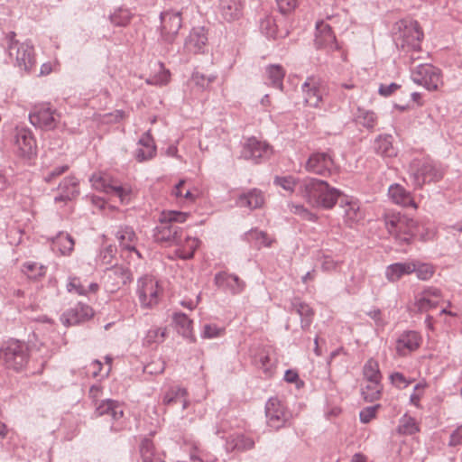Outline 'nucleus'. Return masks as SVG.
Returning <instances> with one entry per match:
<instances>
[{
    "mask_svg": "<svg viewBox=\"0 0 462 462\" xmlns=\"http://www.w3.org/2000/svg\"><path fill=\"white\" fill-rule=\"evenodd\" d=\"M299 196L313 208L331 209L344 195L325 180L307 178L299 185Z\"/></svg>",
    "mask_w": 462,
    "mask_h": 462,
    "instance_id": "1",
    "label": "nucleus"
},
{
    "mask_svg": "<svg viewBox=\"0 0 462 462\" xmlns=\"http://www.w3.org/2000/svg\"><path fill=\"white\" fill-rule=\"evenodd\" d=\"M0 359L7 369L22 372L30 361L29 346L23 341L10 339L2 346Z\"/></svg>",
    "mask_w": 462,
    "mask_h": 462,
    "instance_id": "2",
    "label": "nucleus"
},
{
    "mask_svg": "<svg viewBox=\"0 0 462 462\" xmlns=\"http://www.w3.org/2000/svg\"><path fill=\"white\" fill-rule=\"evenodd\" d=\"M409 172L416 188H421L427 182L439 181L444 176L443 167L430 158L412 160Z\"/></svg>",
    "mask_w": 462,
    "mask_h": 462,
    "instance_id": "3",
    "label": "nucleus"
},
{
    "mask_svg": "<svg viewBox=\"0 0 462 462\" xmlns=\"http://www.w3.org/2000/svg\"><path fill=\"white\" fill-rule=\"evenodd\" d=\"M384 222L388 233L400 244H410L416 235V222L404 215L387 214Z\"/></svg>",
    "mask_w": 462,
    "mask_h": 462,
    "instance_id": "4",
    "label": "nucleus"
},
{
    "mask_svg": "<svg viewBox=\"0 0 462 462\" xmlns=\"http://www.w3.org/2000/svg\"><path fill=\"white\" fill-rule=\"evenodd\" d=\"M396 27L400 32L401 47L405 51H411V59H418L415 52L420 51V42L423 38V32L420 31L417 21L411 19H402L396 23Z\"/></svg>",
    "mask_w": 462,
    "mask_h": 462,
    "instance_id": "5",
    "label": "nucleus"
},
{
    "mask_svg": "<svg viewBox=\"0 0 462 462\" xmlns=\"http://www.w3.org/2000/svg\"><path fill=\"white\" fill-rule=\"evenodd\" d=\"M8 52L11 58H14L15 66L25 72H32L35 68L34 49L29 42L20 43L14 39V32L8 34Z\"/></svg>",
    "mask_w": 462,
    "mask_h": 462,
    "instance_id": "6",
    "label": "nucleus"
},
{
    "mask_svg": "<svg viewBox=\"0 0 462 462\" xmlns=\"http://www.w3.org/2000/svg\"><path fill=\"white\" fill-rule=\"evenodd\" d=\"M304 168L310 173L324 177L331 176L338 171V166L335 162L334 152L331 150L311 153Z\"/></svg>",
    "mask_w": 462,
    "mask_h": 462,
    "instance_id": "7",
    "label": "nucleus"
},
{
    "mask_svg": "<svg viewBox=\"0 0 462 462\" xmlns=\"http://www.w3.org/2000/svg\"><path fill=\"white\" fill-rule=\"evenodd\" d=\"M265 415L267 425L275 430L289 425L292 417L291 412L284 402L277 397H272L267 401Z\"/></svg>",
    "mask_w": 462,
    "mask_h": 462,
    "instance_id": "8",
    "label": "nucleus"
},
{
    "mask_svg": "<svg viewBox=\"0 0 462 462\" xmlns=\"http://www.w3.org/2000/svg\"><path fill=\"white\" fill-rule=\"evenodd\" d=\"M162 292L158 282L152 277L145 275L137 282L136 294L143 309L155 307L160 301Z\"/></svg>",
    "mask_w": 462,
    "mask_h": 462,
    "instance_id": "9",
    "label": "nucleus"
},
{
    "mask_svg": "<svg viewBox=\"0 0 462 462\" xmlns=\"http://www.w3.org/2000/svg\"><path fill=\"white\" fill-rule=\"evenodd\" d=\"M160 39L162 43L172 44L182 26L181 12L166 10L160 14Z\"/></svg>",
    "mask_w": 462,
    "mask_h": 462,
    "instance_id": "10",
    "label": "nucleus"
},
{
    "mask_svg": "<svg viewBox=\"0 0 462 462\" xmlns=\"http://www.w3.org/2000/svg\"><path fill=\"white\" fill-rule=\"evenodd\" d=\"M97 416H107L110 418V430L114 432H119L125 429L126 420L124 415L123 405L115 400L106 399L102 401L96 408Z\"/></svg>",
    "mask_w": 462,
    "mask_h": 462,
    "instance_id": "11",
    "label": "nucleus"
},
{
    "mask_svg": "<svg viewBox=\"0 0 462 462\" xmlns=\"http://www.w3.org/2000/svg\"><path fill=\"white\" fill-rule=\"evenodd\" d=\"M304 103L311 107H320L328 93L326 83L318 76H310L301 85Z\"/></svg>",
    "mask_w": 462,
    "mask_h": 462,
    "instance_id": "12",
    "label": "nucleus"
},
{
    "mask_svg": "<svg viewBox=\"0 0 462 462\" xmlns=\"http://www.w3.org/2000/svg\"><path fill=\"white\" fill-rule=\"evenodd\" d=\"M412 80L428 90H437L442 85V75L439 69L431 64H420L411 70Z\"/></svg>",
    "mask_w": 462,
    "mask_h": 462,
    "instance_id": "13",
    "label": "nucleus"
},
{
    "mask_svg": "<svg viewBox=\"0 0 462 462\" xmlns=\"http://www.w3.org/2000/svg\"><path fill=\"white\" fill-rule=\"evenodd\" d=\"M134 280L131 270L124 265H114L106 268L104 275V285L107 291L114 293Z\"/></svg>",
    "mask_w": 462,
    "mask_h": 462,
    "instance_id": "14",
    "label": "nucleus"
},
{
    "mask_svg": "<svg viewBox=\"0 0 462 462\" xmlns=\"http://www.w3.org/2000/svg\"><path fill=\"white\" fill-rule=\"evenodd\" d=\"M60 115L50 104H40L29 115L30 122L42 129L51 130L57 126Z\"/></svg>",
    "mask_w": 462,
    "mask_h": 462,
    "instance_id": "15",
    "label": "nucleus"
},
{
    "mask_svg": "<svg viewBox=\"0 0 462 462\" xmlns=\"http://www.w3.org/2000/svg\"><path fill=\"white\" fill-rule=\"evenodd\" d=\"M92 187L97 190L105 192L112 197H116L122 203L130 200V189L121 185L111 183L105 176L95 173L90 177Z\"/></svg>",
    "mask_w": 462,
    "mask_h": 462,
    "instance_id": "16",
    "label": "nucleus"
},
{
    "mask_svg": "<svg viewBox=\"0 0 462 462\" xmlns=\"http://www.w3.org/2000/svg\"><path fill=\"white\" fill-rule=\"evenodd\" d=\"M180 235H183L182 228L174 223H170L162 216L159 224L154 228L153 236L157 242H165L170 245L180 243Z\"/></svg>",
    "mask_w": 462,
    "mask_h": 462,
    "instance_id": "17",
    "label": "nucleus"
},
{
    "mask_svg": "<svg viewBox=\"0 0 462 462\" xmlns=\"http://www.w3.org/2000/svg\"><path fill=\"white\" fill-rule=\"evenodd\" d=\"M339 206L343 209V220L346 226L353 228L363 221L365 213L357 199L345 195L341 198Z\"/></svg>",
    "mask_w": 462,
    "mask_h": 462,
    "instance_id": "18",
    "label": "nucleus"
},
{
    "mask_svg": "<svg viewBox=\"0 0 462 462\" xmlns=\"http://www.w3.org/2000/svg\"><path fill=\"white\" fill-rule=\"evenodd\" d=\"M14 146L16 152L22 157L31 158L36 154V141L32 131L27 128H16Z\"/></svg>",
    "mask_w": 462,
    "mask_h": 462,
    "instance_id": "19",
    "label": "nucleus"
},
{
    "mask_svg": "<svg viewBox=\"0 0 462 462\" xmlns=\"http://www.w3.org/2000/svg\"><path fill=\"white\" fill-rule=\"evenodd\" d=\"M271 153L272 148L255 137L249 138L242 151L243 158L251 160L254 163H259L262 160L269 158Z\"/></svg>",
    "mask_w": 462,
    "mask_h": 462,
    "instance_id": "20",
    "label": "nucleus"
},
{
    "mask_svg": "<svg viewBox=\"0 0 462 462\" xmlns=\"http://www.w3.org/2000/svg\"><path fill=\"white\" fill-rule=\"evenodd\" d=\"M315 45L318 49H324L328 52L339 48L330 25L323 21L318 22L316 24Z\"/></svg>",
    "mask_w": 462,
    "mask_h": 462,
    "instance_id": "21",
    "label": "nucleus"
},
{
    "mask_svg": "<svg viewBox=\"0 0 462 462\" xmlns=\"http://www.w3.org/2000/svg\"><path fill=\"white\" fill-rule=\"evenodd\" d=\"M441 291L435 287H428L415 297L414 307L419 312H428L439 306L441 300Z\"/></svg>",
    "mask_w": 462,
    "mask_h": 462,
    "instance_id": "22",
    "label": "nucleus"
},
{
    "mask_svg": "<svg viewBox=\"0 0 462 462\" xmlns=\"http://www.w3.org/2000/svg\"><path fill=\"white\" fill-rule=\"evenodd\" d=\"M115 236L122 251L134 253L138 258L142 257L140 252L136 249L138 238L133 227L120 226L115 232Z\"/></svg>",
    "mask_w": 462,
    "mask_h": 462,
    "instance_id": "23",
    "label": "nucleus"
},
{
    "mask_svg": "<svg viewBox=\"0 0 462 462\" xmlns=\"http://www.w3.org/2000/svg\"><path fill=\"white\" fill-rule=\"evenodd\" d=\"M422 342L421 336L413 330L404 331L396 340V352L399 356H405L417 350Z\"/></svg>",
    "mask_w": 462,
    "mask_h": 462,
    "instance_id": "24",
    "label": "nucleus"
},
{
    "mask_svg": "<svg viewBox=\"0 0 462 462\" xmlns=\"http://www.w3.org/2000/svg\"><path fill=\"white\" fill-rule=\"evenodd\" d=\"M208 42V35L204 27H194L185 39L184 50L189 53H201Z\"/></svg>",
    "mask_w": 462,
    "mask_h": 462,
    "instance_id": "25",
    "label": "nucleus"
},
{
    "mask_svg": "<svg viewBox=\"0 0 462 462\" xmlns=\"http://www.w3.org/2000/svg\"><path fill=\"white\" fill-rule=\"evenodd\" d=\"M93 314V310L90 306L79 303L65 311L61 316V320L66 326H73L88 320Z\"/></svg>",
    "mask_w": 462,
    "mask_h": 462,
    "instance_id": "26",
    "label": "nucleus"
},
{
    "mask_svg": "<svg viewBox=\"0 0 462 462\" xmlns=\"http://www.w3.org/2000/svg\"><path fill=\"white\" fill-rule=\"evenodd\" d=\"M59 194L55 196L56 203L72 200L79 194V180L74 176L66 177L58 186Z\"/></svg>",
    "mask_w": 462,
    "mask_h": 462,
    "instance_id": "27",
    "label": "nucleus"
},
{
    "mask_svg": "<svg viewBox=\"0 0 462 462\" xmlns=\"http://www.w3.org/2000/svg\"><path fill=\"white\" fill-rule=\"evenodd\" d=\"M138 148L135 151V159L144 162L152 159L156 154V145L151 134V130L146 131L138 141Z\"/></svg>",
    "mask_w": 462,
    "mask_h": 462,
    "instance_id": "28",
    "label": "nucleus"
},
{
    "mask_svg": "<svg viewBox=\"0 0 462 462\" xmlns=\"http://www.w3.org/2000/svg\"><path fill=\"white\" fill-rule=\"evenodd\" d=\"M215 282L219 287L228 289L233 294H238L245 290V283L237 275L226 272L215 275Z\"/></svg>",
    "mask_w": 462,
    "mask_h": 462,
    "instance_id": "29",
    "label": "nucleus"
},
{
    "mask_svg": "<svg viewBox=\"0 0 462 462\" xmlns=\"http://www.w3.org/2000/svg\"><path fill=\"white\" fill-rule=\"evenodd\" d=\"M75 241L73 237L66 232H59L51 238V250L63 256L70 255L74 250Z\"/></svg>",
    "mask_w": 462,
    "mask_h": 462,
    "instance_id": "30",
    "label": "nucleus"
},
{
    "mask_svg": "<svg viewBox=\"0 0 462 462\" xmlns=\"http://www.w3.org/2000/svg\"><path fill=\"white\" fill-rule=\"evenodd\" d=\"M291 310L300 317V327L303 330H308L314 318L313 309L300 298H294L291 300Z\"/></svg>",
    "mask_w": 462,
    "mask_h": 462,
    "instance_id": "31",
    "label": "nucleus"
},
{
    "mask_svg": "<svg viewBox=\"0 0 462 462\" xmlns=\"http://www.w3.org/2000/svg\"><path fill=\"white\" fill-rule=\"evenodd\" d=\"M219 12L226 22L238 20L243 15L241 0H220Z\"/></svg>",
    "mask_w": 462,
    "mask_h": 462,
    "instance_id": "32",
    "label": "nucleus"
},
{
    "mask_svg": "<svg viewBox=\"0 0 462 462\" xmlns=\"http://www.w3.org/2000/svg\"><path fill=\"white\" fill-rule=\"evenodd\" d=\"M388 195L393 202L397 205L404 208L411 207L417 208V204L411 194L400 184L391 185L388 189Z\"/></svg>",
    "mask_w": 462,
    "mask_h": 462,
    "instance_id": "33",
    "label": "nucleus"
},
{
    "mask_svg": "<svg viewBox=\"0 0 462 462\" xmlns=\"http://www.w3.org/2000/svg\"><path fill=\"white\" fill-rule=\"evenodd\" d=\"M414 263L411 261L394 263L385 269V277L390 282H398L402 276L414 273Z\"/></svg>",
    "mask_w": 462,
    "mask_h": 462,
    "instance_id": "34",
    "label": "nucleus"
},
{
    "mask_svg": "<svg viewBox=\"0 0 462 462\" xmlns=\"http://www.w3.org/2000/svg\"><path fill=\"white\" fill-rule=\"evenodd\" d=\"M187 395L186 389L180 386H170L163 393L162 403L167 406L181 403L182 410H185L189 406Z\"/></svg>",
    "mask_w": 462,
    "mask_h": 462,
    "instance_id": "35",
    "label": "nucleus"
},
{
    "mask_svg": "<svg viewBox=\"0 0 462 462\" xmlns=\"http://www.w3.org/2000/svg\"><path fill=\"white\" fill-rule=\"evenodd\" d=\"M264 202L263 192L258 189H252L239 195L236 203L241 208L254 209L261 208Z\"/></svg>",
    "mask_w": 462,
    "mask_h": 462,
    "instance_id": "36",
    "label": "nucleus"
},
{
    "mask_svg": "<svg viewBox=\"0 0 462 462\" xmlns=\"http://www.w3.org/2000/svg\"><path fill=\"white\" fill-rule=\"evenodd\" d=\"M393 135L391 134H380L374 143V148L377 154L393 158L397 155V150L393 144Z\"/></svg>",
    "mask_w": 462,
    "mask_h": 462,
    "instance_id": "37",
    "label": "nucleus"
},
{
    "mask_svg": "<svg viewBox=\"0 0 462 462\" xmlns=\"http://www.w3.org/2000/svg\"><path fill=\"white\" fill-rule=\"evenodd\" d=\"M286 75L285 69L279 64H271L265 67V77L269 80L268 85L283 90V79Z\"/></svg>",
    "mask_w": 462,
    "mask_h": 462,
    "instance_id": "38",
    "label": "nucleus"
},
{
    "mask_svg": "<svg viewBox=\"0 0 462 462\" xmlns=\"http://www.w3.org/2000/svg\"><path fill=\"white\" fill-rule=\"evenodd\" d=\"M226 447L228 449L243 452L252 449L254 447V440L250 436L235 433L228 437Z\"/></svg>",
    "mask_w": 462,
    "mask_h": 462,
    "instance_id": "39",
    "label": "nucleus"
},
{
    "mask_svg": "<svg viewBox=\"0 0 462 462\" xmlns=\"http://www.w3.org/2000/svg\"><path fill=\"white\" fill-rule=\"evenodd\" d=\"M199 245V240L198 238L187 236L185 239L182 240V235H180V243L176 245L178 246L176 254L181 259H190L193 257Z\"/></svg>",
    "mask_w": 462,
    "mask_h": 462,
    "instance_id": "40",
    "label": "nucleus"
},
{
    "mask_svg": "<svg viewBox=\"0 0 462 462\" xmlns=\"http://www.w3.org/2000/svg\"><path fill=\"white\" fill-rule=\"evenodd\" d=\"M173 321L176 324L178 332L184 337L190 338L195 341V337L192 329V320L184 313L177 312L173 315Z\"/></svg>",
    "mask_w": 462,
    "mask_h": 462,
    "instance_id": "41",
    "label": "nucleus"
},
{
    "mask_svg": "<svg viewBox=\"0 0 462 462\" xmlns=\"http://www.w3.org/2000/svg\"><path fill=\"white\" fill-rule=\"evenodd\" d=\"M363 375L367 382L381 383L383 376L378 361L374 358L368 359L363 367Z\"/></svg>",
    "mask_w": 462,
    "mask_h": 462,
    "instance_id": "42",
    "label": "nucleus"
},
{
    "mask_svg": "<svg viewBox=\"0 0 462 462\" xmlns=\"http://www.w3.org/2000/svg\"><path fill=\"white\" fill-rule=\"evenodd\" d=\"M397 431L402 435H413L420 431V427L416 420L406 413L400 419Z\"/></svg>",
    "mask_w": 462,
    "mask_h": 462,
    "instance_id": "43",
    "label": "nucleus"
},
{
    "mask_svg": "<svg viewBox=\"0 0 462 462\" xmlns=\"http://www.w3.org/2000/svg\"><path fill=\"white\" fill-rule=\"evenodd\" d=\"M382 392V383L367 382V384L362 388L361 394L365 402H373L381 398Z\"/></svg>",
    "mask_w": 462,
    "mask_h": 462,
    "instance_id": "44",
    "label": "nucleus"
},
{
    "mask_svg": "<svg viewBox=\"0 0 462 462\" xmlns=\"http://www.w3.org/2000/svg\"><path fill=\"white\" fill-rule=\"evenodd\" d=\"M166 333V328L154 327L150 328L143 337V345L146 346H152V345L162 343L165 340Z\"/></svg>",
    "mask_w": 462,
    "mask_h": 462,
    "instance_id": "45",
    "label": "nucleus"
},
{
    "mask_svg": "<svg viewBox=\"0 0 462 462\" xmlns=\"http://www.w3.org/2000/svg\"><path fill=\"white\" fill-rule=\"evenodd\" d=\"M356 121L367 129H373L377 124V116L375 113L371 110L358 108Z\"/></svg>",
    "mask_w": 462,
    "mask_h": 462,
    "instance_id": "46",
    "label": "nucleus"
},
{
    "mask_svg": "<svg viewBox=\"0 0 462 462\" xmlns=\"http://www.w3.org/2000/svg\"><path fill=\"white\" fill-rule=\"evenodd\" d=\"M186 180H180L172 189L171 195L177 199H184L188 202H194L197 199V194L192 192L189 189L185 188Z\"/></svg>",
    "mask_w": 462,
    "mask_h": 462,
    "instance_id": "47",
    "label": "nucleus"
},
{
    "mask_svg": "<svg viewBox=\"0 0 462 462\" xmlns=\"http://www.w3.org/2000/svg\"><path fill=\"white\" fill-rule=\"evenodd\" d=\"M159 71L153 76L146 79L145 82L148 85L152 86H165L170 82L171 73L170 70L165 69L164 64L162 62L158 63Z\"/></svg>",
    "mask_w": 462,
    "mask_h": 462,
    "instance_id": "48",
    "label": "nucleus"
},
{
    "mask_svg": "<svg viewBox=\"0 0 462 462\" xmlns=\"http://www.w3.org/2000/svg\"><path fill=\"white\" fill-rule=\"evenodd\" d=\"M133 14L127 8L119 7L109 15L110 22L115 26H126L131 22Z\"/></svg>",
    "mask_w": 462,
    "mask_h": 462,
    "instance_id": "49",
    "label": "nucleus"
},
{
    "mask_svg": "<svg viewBox=\"0 0 462 462\" xmlns=\"http://www.w3.org/2000/svg\"><path fill=\"white\" fill-rule=\"evenodd\" d=\"M22 272L29 279H37L45 275L46 267L36 262H26L22 266Z\"/></svg>",
    "mask_w": 462,
    "mask_h": 462,
    "instance_id": "50",
    "label": "nucleus"
},
{
    "mask_svg": "<svg viewBox=\"0 0 462 462\" xmlns=\"http://www.w3.org/2000/svg\"><path fill=\"white\" fill-rule=\"evenodd\" d=\"M226 333V328L224 326H218L215 323H206L203 325L201 330V337L207 339H213L223 337Z\"/></svg>",
    "mask_w": 462,
    "mask_h": 462,
    "instance_id": "51",
    "label": "nucleus"
},
{
    "mask_svg": "<svg viewBox=\"0 0 462 462\" xmlns=\"http://www.w3.org/2000/svg\"><path fill=\"white\" fill-rule=\"evenodd\" d=\"M302 181L295 179L292 176H284V177H275L274 184L282 187L283 189L293 192L297 191V195L299 196V185Z\"/></svg>",
    "mask_w": 462,
    "mask_h": 462,
    "instance_id": "52",
    "label": "nucleus"
},
{
    "mask_svg": "<svg viewBox=\"0 0 462 462\" xmlns=\"http://www.w3.org/2000/svg\"><path fill=\"white\" fill-rule=\"evenodd\" d=\"M414 263V273H416V275L418 279L421 281H428L430 280L434 273L435 269L432 264L426 263H420L417 261H412Z\"/></svg>",
    "mask_w": 462,
    "mask_h": 462,
    "instance_id": "53",
    "label": "nucleus"
},
{
    "mask_svg": "<svg viewBox=\"0 0 462 462\" xmlns=\"http://www.w3.org/2000/svg\"><path fill=\"white\" fill-rule=\"evenodd\" d=\"M260 30L267 38L274 39L277 35V25L271 16H266L260 22Z\"/></svg>",
    "mask_w": 462,
    "mask_h": 462,
    "instance_id": "54",
    "label": "nucleus"
},
{
    "mask_svg": "<svg viewBox=\"0 0 462 462\" xmlns=\"http://www.w3.org/2000/svg\"><path fill=\"white\" fill-rule=\"evenodd\" d=\"M245 236L248 241L254 240L257 246H271L272 245V240L267 236L266 233L263 231L252 229L246 233Z\"/></svg>",
    "mask_w": 462,
    "mask_h": 462,
    "instance_id": "55",
    "label": "nucleus"
},
{
    "mask_svg": "<svg viewBox=\"0 0 462 462\" xmlns=\"http://www.w3.org/2000/svg\"><path fill=\"white\" fill-rule=\"evenodd\" d=\"M216 79L217 76L215 75L206 76L199 71H196L192 74L191 81L200 89L205 90L208 88L209 85L214 82Z\"/></svg>",
    "mask_w": 462,
    "mask_h": 462,
    "instance_id": "56",
    "label": "nucleus"
},
{
    "mask_svg": "<svg viewBox=\"0 0 462 462\" xmlns=\"http://www.w3.org/2000/svg\"><path fill=\"white\" fill-rule=\"evenodd\" d=\"M256 362L259 368L262 369L266 375L270 376L273 374L274 364L267 353H259Z\"/></svg>",
    "mask_w": 462,
    "mask_h": 462,
    "instance_id": "57",
    "label": "nucleus"
},
{
    "mask_svg": "<svg viewBox=\"0 0 462 462\" xmlns=\"http://www.w3.org/2000/svg\"><path fill=\"white\" fill-rule=\"evenodd\" d=\"M291 211L295 215L300 216L302 219L315 222L317 220V216L306 208L303 205L300 204H291L290 205Z\"/></svg>",
    "mask_w": 462,
    "mask_h": 462,
    "instance_id": "58",
    "label": "nucleus"
},
{
    "mask_svg": "<svg viewBox=\"0 0 462 462\" xmlns=\"http://www.w3.org/2000/svg\"><path fill=\"white\" fill-rule=\"evenodd\" d=\"M67 290L69 292H74L78 295H87L88 290L82 285L80 279L76 276H72L69 278V282L67 283Z\"/></svg>",
    "mask_w": 462,
    "mask_h": 462,
    "instance_id": "59",
    "label": "nucleus"
},
{
    "mask_svg": "<svg viewBox=\"0 0 462 462\" xmlns=\"http://www.w3.org/2000/svg\"><path fill=\"white\" fill-rule=\"evenodd\" d=\"M381 408V404H375L374 406H368L362 409L359 412V418L361 422L368 423L375 418L377 411Z\"/></svg>",
    "mask_w": 462,
    "mask_h": 462,
    "instance_id": "60",
    "label": "nucleus"
},
{
    "mask_svg": "<svg viewBox=\"0 0 462 462\" xmlns=\"http://www.w3.org/2000/svg\"><path fill=\"white\" fill-rule=\"evenodd\" d=\"M162 216L165 219L169 220L170 223H174L178 225L179 223H184L189 217V214L180 211H168L163 212Z\"/></svg>",
    "mask_w": 462,
    "mask_h": 462,
    "instance_id": "61",
    "label": "nucleus"
},
{
    "mask_svg": "<svg viewBox=\"0 0 462 462\" xmlns=\"http://www.w3.org/2000/svg\"><path fill=\"white\" fill-rule=\"evenodd\" d=\"M69 167L67 164L57 166V167L53 168L52 170L47 171L43 175V180L45 182L50 183V182L53 181L54 180H56L60 175H62L63 173L67 172L69 171Z\"/></svg>",
    "mask_w": 462,
    "mask_h": 462,
    "instance_id": "62",
    "label": "nucleus"
},
{
    "mask_svg": "<svg viewBox=\"0 0 462 462\" xmlns=\"http://www.w3.org/2000/svg\"><path fill=\"white\" fill-rule=\"evenodd\" d=\"M115 252H116V248L114 246H112V245L106 246L105 249H103L100 252V254L98 255V259H99L100 263L104 265L110 264L114 258Z\"/></svg>",
    "mask_w": 462,
    "mask_h": 462,
    "instance_id": "63",
    "label": "nucleus"
},
{
    "mask_svg": "<svg viewBox=\"0 0 462 462\" xmlns=\"http://www.w3.org/2000/svg\"><path fill=\"white\" fill-rule=\"evenodd\" d=\"M275 1L277 3L279 11L283 14H290L291 12H292L298 5V0H275Z\"/></svg>",
    "mask_w": 462,
    "mask_h": 462,
    "instance_id": "64",
    "label": "nucleus"
}]
</instances>
